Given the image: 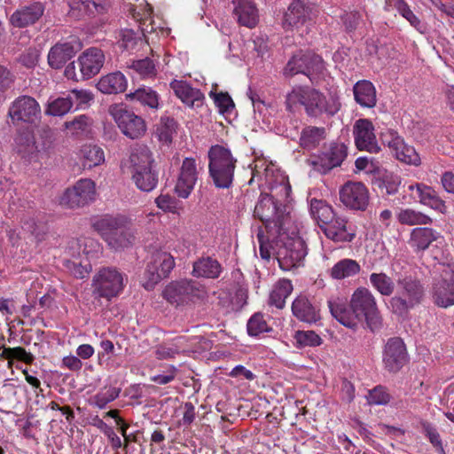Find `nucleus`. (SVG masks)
<instances>
[{
    "label": "nucleus",
    "mask_w": 454,
    "mask_h": 454,
    "mask_svg": "<svg viewBox=\"0 0 454 454\" xmlns=\"http://www.w3.org/2000/svg\"><path fill=\"white\" fill-rule=\"evenodd\" d=\"M272 237L269 233L268 239H265L263 232L262 230H259L257 233V239L259 243V252L260 255L264 260H269L271 256V250H275L277 252L276 245L274 244V247L270 244L269 239Z\"/></svg>",
    "instance_id": "obj_62"
},
{
    "label": "nucleus",
    "mask_w": 454,
    "mask_h": 454,
    "mask_svg": "<svg viewBox=\"0 0 454 454\" xmlns=\"http://www.w3.org/2000/svg\"><path fill=\"white\" fill-rule=\"evenodd\" d=\"M320 229L327 239L334 242H351L356 237L355 229L340 216H336L326 225H320Z\"/></svg>",
    "instance_id": "obj_24"
},
{
    "label": "nucleus",
    "mask_w": 454,
    "mask_h": 454,
    "mask_svg": "<svg viewBox=\"0 0 454 454\" xmlns=\"http://www.w3.org/2000/svg\"><path fill=\"white\" fill-rule=\"evenodd\" d=\"M395 8L400 15H402L415 29L419 32H424V27L420 20L411 10L405 0H396Z\"/></svg>",
    "instance_id": "obj_54"
},
{
    "label": "nucleus",
    "mask_w": 454,
    "mask_h": 454,
    "mask_svg": "<svg viewBox=\"0 0 454 454\" xmlns=\"http://www.w3.org/2000/svg\"><path fill=\"white\" fill-rule=\"evenodd\" d=\"M325 138V129L323 127L308 126L302 129L300 136V145L311 150L319 145Z\"/></svg>",
    "instance_id": "obj_42"
},
{
    "label": "nucleus",
    "mask_w": 454,
    "mask_h": 454,
    "mask_svg": "<svg viewBox=\"0 0 454 454\" xmlns=\"http://www.w3.org/2000/svg\"><path fill=\"white\" fill-rule=\"evenodd\" d=\"M408 361L406 347L402 339L395 337L387 340L383 351V364L389 372H398Z\"/></svg>",
    "instance_id": "obj_22"
},
{
    "label": "nucleus",
    "mask_w": 454,
    "mask_h": 454,
    "mask_svg": "<svg viewBox=\"0 0 454 454\" xmlns=\"http://www.w3.org/2000/svg\"><path fill=\"white\" fill-rule=\"evenodd\" d=\"M294 340L300 348L317 347L322 343V339L314 331H298Z\"/></svg>",
    "instance_id": "obj_56"
},
{
    "label": "nucleus",
    "mask_w": 454,
    "mask_h": 454,
    "mask_svg": "<svg viewBox=\"0 0 454 454\" xmlns=\"http://www.w3.org/2000/svg\"><path fill=\"white\" fill-rule=\"evenodd\" d=\"M69 6L74 17L78 19L85 16L98 17L101 22H106L111 2L110 0H71Z\"/></svg>",
    "instance_id": "obj_19"
},
{
    "label": "nucleus",
    "mask_w": 454,
    "mask_h": 454,
    "mask_svg": "<svg viewBox=\"0 0 454 454\" xmlns=\"http://www.w3.org/2000/svg\"><path fill=\"white\" fill-rule=\"evenodd\" d=\"M119 395V388L105 387L93 396L92 403L99 409H104L109 403L115 400Z\"/></svg>",
    "instance_id": "obj_55"
},
{
    "label": "nucleus",
    "mask_w": 454,
    "mask_h": 454,
    "mask_svg": "<svg viewBox=\"0 0 454 454\" xmlns=\"http://www.w3.org/2000/svg\"><path fill=\"white\" fill-rule=\"evenodd\" d=\"M130 175L131 179L137 189L142 192H149L157 186V174L153 170L152 168L145 170L132 172Z\"/></svg>",
    "instance_id": "obj_44"
},
{
    "label": "nucleus",
    "mask_w": 454,
    "mask_h": 454,
    "mask_svg": "<svg viewBox=\"0 0 454 454\" xmlns=\"http://www.w3.org/2000/svg\"><path fill=\"white\" fill-rule=\"evenodd\" d=\"M454 270L448 266L443 270L442 282L434 286V300L436 305L448 308L454 305Z\"/></svg>",
    "instance_id": "obj_25"
},
{
    "label": "nucleus",
    "mask_w": 454,
    "mask_h": 454,
    "mask_svg": "<svg viewBox=\"0 0 454 454\" xmlns=\"http://www.w3.org/2000/svg\"><path fill=\"white\" fill-rule=\"evenodd\" d=\"M380 139L399 161L412 166L420 165L421 160L415 148L408 145L395 130L389 129L381 132Z\"/></svg>",
    "instance_id": "obj_11"
},
{
    "label": "nucleus",
    "mask_w": 454,
    "mask_h": 454,
    "mask_svg": "<svg viewBox=\"0 0 454 454\" xmlns=\"http://www.w3.org/2000/svg\"><path fill=\"white\" fill-rule=\"evenodd\" d=\"M40 52L35 48H29L25 51L20 57V63L28 67H34L38 63Z\"/></svg>",
    "instance_id": "obj_64"
},
{
    "label": "nucleus",
    "mask_w": 454,
    "mask_h": 454,
    "mask_svg": "<svg viewBox=\"0 0 454 454\" xmlns=\"http://www.w3.org/2000/svg\"><path fill=\"white\" fill-rule=\"evenodd\" d=\"M356 102L364 108H373L377 104V92L372 82L361 80L353 87Z\"/></svg>",
    "instance_id": "obj_32"
},
{
    "label": "nucleus",
    "mask_w": 454,
    "mask_h": 454,
    "mask_svg": "<svg viewBox=\"0 0 454 454\" xmlns=\"http://www.w3.org/2000/svg\"><path fill=\"white\" fill-rule=\"evenodd\" d=\"M439 237L440 234L431 228L417 227L411 231L409 244L415 251H424Z\"/></svg>",
    "instance_id": "obj_35"
},
{
    "label": "nucleus",
    "mask_w": 454,
    "mask_h": 454,
    "mask_svg": "<svg viewBox=\"0 0 454 454\" xmlns=\"http://www.w3.org/2000/svg\"><path fill=\"white\" fill-rule=\"evenodd\" d=\"M353 134L358 150L371 153H378L380 151L374 133V126L368 119L357 120L353 128Z\"/></svg>",
    "instance_id": "obj_20"
},
{
    "label": "nucleus",
    "mask_w": 454,
    "mask_h": 454,
    "mask_svg": "<svg viewBox=\"0 0 454 454\" xmlns=\"http://www.w3.org/2000/svg\"><path fill=\"white\" fill-rule=\"evenodd\" d=\"M209 97L213 98L221 114H229L233 110L234 103L228 93H217L214 90H211L209 92Z\"/></svg>",
    "instance_id": "obj_59"
},
{
    "label": "nucleus",
    "mask_w": 454,
    "mask_h": 454,
    "mask_svg": "<svg viewBox=\"0 0 454 454\" xmlns=\"http://www.w3.org/2000/svg\"><path fill=\"white\" fill-rule=\"evenodd\" d=\"M328 307L332 316L344 326L355 328L357 325L359 319L350 302L348 306L343 298L335 297L328 301Z\"/></svg>",
    "instance_id": "obj_27"
},
{
    "label": "nucleus",
    "mask_w": 454,
    "mask_h": 454,
    "mask_svg": "<svg viewBox=\"0 0 454 454\" xmlns=\"http://www.w3.org/2000/svg\"><path fill=\"white\" fill-rule=\"evenodd\" d=\"M155 203L160 209L168 213L180 215L183 209L177 200L168 194H160L155 199Z\"/></svg>",
    "instance_id": "obj_58"
},
{
    "label": "nucleus",
    "mask_w": 454,
    "mask_h": 454,
    "mask_svg": "<svg viewBox=\"0 0 454 454\" xmlns=\"http://www.w3.org/2000/svg\"><path fill=\"white\" fill-rule=\"evenodd\" d=\"M129 173L151 168L153 163V154L145 145H137L131 151L129 160Z\"/></svg>",
    "instance_id": "obj_36"
},
{
    "label": "nucleus",
    "mask_w": 454,
    "mask_h": 454,
    "mask_svg": "<svg viewBox=\"0 0 454 454\" xmlns=\"http://www.w3.org/2000/svg\"><path fill=\"white\" fill-rule=\"evenodd\" d=\"M369 198L368 189L360 182H348L340 190V201L352 210H365Z\"/></svg>",
    "instance_id": "obj_17"
},
{
    "label": "nucleus",
    "mask_w": 454,
    "mask_h": 454,
    "mask_svg": "<svg viewBox=\"0 0 454 454\" xmlns=\"http://www.w3.org/2000/svg\"><path fill=\"white\" fill-rule=\"evenodd\" d=\"M109 112L118 128L127 137L137 139L145 134L146 124L144 119L122 105L112 106Z\"/></svg>",
    "instance_id": "obj_10"
},
{
    "label": "nucleus",
    "mask_w": 454,
    "mask_h": 454,
    "mask_svg": "<svg viewBox=\"0 0 454 454\" xmlns=\"http://www.w3.org/2000/svg\"><path fill=\"white\" fill-rule=\"evenodd\" d=\"M396 285V294L389 303L395 314L403 316L421 302L424 288L418 279L411 276L399 278Z\"/></svg>",
    "instance_id": "obj_5"
},
{
    "label": "nucleus",
    "mask_w": 454,
    "mask_h": 454,
    "mask_svg": "<svg viewBox=\"0 0 454 454\" xmlns=\"http://www.w3.org/2000/svg\"><path fill=\"white\" fill-rule=\"evenodd\" d=\"M72 109L68 97L58 98L48 102L45 114L51 116H64Z\"/></svg>",
    "instance_id": "obj_52"
},
{
    "label": "nucleus",
    "mask_w": 454,
    "mask_h": 454,
    "mask_svg": "<svg viewBox=\"0 0 454 454\" xmlns=\"http://www.w3.org/2000/svg\"><path fill=\"white\" fill-rule=\"evenodd\" d=\"M126 98L131 102H137L151 109H158L159 95L150 87L143 86L133 92L126 94Z\"/></svg>",
    "instance_id": "obj_38"
},
{
    "label": "nucleus",
    "mask_w": 454,
    "mask_h": 454,
    "mask_svg": "<svg viewBox=\"0 0 454 454\" xmlns=\"http://www.w3.org/2000/svg\"><path fill=\"white\" fill-rule=\"evenodd\" d=\"M162 296L170 304L179 307L191 302L203 301L208 295L203 285L191 279H184L167 285L162 291Z\"/></svg>",
    "instance_id": "obj_6"
},
{
    "label": "nucleus",
    "mask_w": 454,
    "mask_h": 454,
    "mask_svg": "<svg viewBox=\"0 0 454 454\" xmlns=\"http://www.w3.org/2000/svg\"><path fill=\"white\" fill-rule=\"evenodd\" d=\"M350 303L359 321L364 318L372 330L380 327L381 318L377 301L369 289L365 287L356 289L351 295Z\"/></svg>",
    "instance_id": "obj_7"
},
{
    "label": "nucleus",
    "mask_w": 454,
    "mask_h": 454,
    "mask_svg": "<svg viewBox=\"0 0 454 454\" xmlns=\"http://www.w3.org/2000/svg\"><path fill=\"white\" fill-rule=\"evenodd\" d=\"M207 156L208 172L214 184L220 189L231 187L237 163L231 150L219 145H212Z\"/></svg>",
    "instance_id": "obj_4"
},
{
    "label": "nucleus",
    "mask_w": 454,
    "mask_h": 454,
    "mask_svg": "<svg viewBox=\"0 0 454 454\" xmlns=\"http://www.w3.org/2000/svg\"><path fill=\"white\" fill-rule=\"evenodd\" d=\"M286 106L289 112H294L298 106H303L306 114L311 117H320L324 114L333 116L340 109V102L335 93L325 96L308 87L294 88L286 95Z\"/></svg>",
    "instance_id": "obj_2"
},
{
    "label": "nucleus",
    "mask_w": 454,
    "mask_h": 454,
    "mask_svg": "<svg viewBox=\"0 0 454 454\" xmlns=\"http://www.w3.org/2000/svg\"><path fill=\"white\" fill-rule=\"evenodd\" d=\"M125 224L123 217L104 215L93 223L94 229L100 233L103 239L108 242V238L113 237Z\"/></svg>",
    "instance_id": "obj_37"
},
{
    "label": "nucleus",
    "mask_w": 454,
    "mask_h": 454,
    "mask_svg": "<svg viewBox=\"0 0 454 454\" xmlns=\"http://www.w3.org/2000/svg\"><path fill=\"white\" fill-rule=\"evenodd\" d=\"M174 266V258L169 254L165 252L153 254L145 271L143 286L146 290H152L162 278L168 276Z\"/></svg>",
    "instance_id": "obj_12"
},
{
    "label": "nucleus",
    "mask_w": 454,
    "mask_h": 454,
    "mask_svg": "<svg viewBox=\"0 0 454 454\" xmlns=\"http://www.w3.org/2000/svg\"><path fill=\"white\" fill-rule=\"evenodd\" d=\"M129 67L133 69L142 78L145 79L154 78L157 74V69L154 61L149 58L132 60L131 63L129 64Z\"/></svg>",
    "instance_id": "obj_49"
},
{
    "label": "nucleus",
    "mask_w": 454,
    "mask_h": 454,
    "mask_svg": "<svg viewBox=\"0 0 454 454\" xmlns=\"http://www.w3.org/2000/svg\"><path fill=\"white\" fill-rule=\"evenodd\" d=\"M360 270L361 267L356 261L346 258L339 261L332 267L330 276L333 279L340 280L356 276Z\"/></svg>",
    "instance_id": "obj_43"
},
{
    "label": "nucleus",
    "mask_w": 454,
    "mask_h": 454,
    "mask_svg": "<svg viewBox=\"0 0 454 454\" xmlns=\"http://www.w3.org/2000/svg\"><path fill=\"white\" fill-rule=\"evenodd\" d=\"M199 170L193 158H185L181 165L175 192L178 197L187 199L197 183Z\"/></svg>",
    "instance_id": "obj_21"
},
{
    "label": "nucleus",
    "mask_w": 454,
    "mask_h": 454,
    "mask_svg": "<svg viewBox=\"0 0 454 454\" xmlns=\"http://www.w3.org/2000/svg\"><path fill=\"white\" fill-rule=\"evenodd\" d=\"M293 314L301 321L315 323L319 318V309L305 296L297 297L292 304Z\"/></svg>",
    "instance_id": "obj_33"
},
{
    "label": "nucleus",
    "mask_w": 454,
    "mask_h": 454,
    "mask_svg": "<svg viewBox=\"0 0 454 454\" xmlns=\"http://www.w3.org/2000/svg\"><path fill=\"white\" fill-rule=\"evenodd\" d=\"M96 198L95 183L88 178L78 180L67 188L60 197V204L69 208H77L92 202Z\"/></svg>",
    "instance_id": "obj_13"
},
{
    "label": "nucleus",
    "mask_w": 454,
    "mask_h": 454,
    "mask_svg": "<svg viewBox=\"0 0 454 454\" xmlns=\"http://www.w3.org/2000/svg\"><path fill=\"white\" fill-rule=\"evenodd\" d=\"M268 331V324L261 313L254 314L247 322V333L249 335L257 336Z\"/></svg>",
    "instance_id": "obj_60"
},
{
    "label": "nucleus",
    "mask_w": 454,
    "mask_h": 454,
    "mask_svg": "<svg viewBox=\"0 0 454 454\" xmlns=\"http://www.w3.org/2000/svg\"><path fill=\"white\" fill-rule=\"evenodd\" d=\"M105 60L106 57L101 49L91 47L85 50L77 59L81 79L88 80L98 74Z\"/></svg>",
    "instance_id": "obj_23"
},
{
    "label": "nucleus",
    "mask_w": 454,
    "mask_h": 454,
    "mask_svg": "<svg viewBox=\"0 0 454 454\" xmlns=\"http://www.w3.org/2000/svg\"><path fill=\"white\" fill-rule=\"evenodd\" d=\"M82 44L75 36L55 43L49 51L48 64L54 69H59L82 49Z\"/></svg>",
    "instance_id": "obj_18"
},
{
    "label": "nucleus",
    "mask_w": 454,
    "mask_h": 454,
    "mask_svg": "<svg viewBox=\"0 0 454 454\" xmlns=\"http://www.w3.org/2000/svg\"><path fill=\"white\" fill-rule=\"evenodd\" d=\"M348 155V148L343 143L333 142L322 153L311 156L309 163L318 172L326 173L339 167Z\"/></svg>",
    "instance_id": "obj_15"
},
{
    "label": "nucleus",
    "mask_w": 454,
    "mask_h": 454,
    "mask_svg": "<svg viewBox=\"0 0 454 454\" xmlns=\"http://www.w3.org/2000/svg\"><path fill=\"white\" fill-rule=\"evenodd\" d=\"M16 149L23 158L31 159L37 152L34 136L27 131L20 133L15 138Z\"/></svg>",
    "instance_id": "obj_47"
},
{
    "label": "nucleus",
    "mask_w": 454,
    "mask_h": 454,
    "mask_svg": "<svg viewBox=\"0 0 454 454\" xmlns=\"http://www.w3.org/2000/svg\"><path fill=\"white\" fill-rule=\"evenodd\" d=\"M91 125V119L84 114L78 115L73 121L65 122V128L74 136L89 132Z\"/></svg>",
    "instance_id": "obj_51"
},
{
    "label": "nucleus",
    "mask_w": 454,
    "mask_h": 454,
    "mask_svg": "<svg viewBox=\"0 0 454 454\" xmlns=\"http://www.w3.org/2000/svg\"><path fill=\"white\" fill-rule=\"evenodd\" d=\"M313 15V6L309 0H293L284 14L282 27L286 31H298L308 27Z\"/></svg>",
    "instance_id": "obj_14"
},
{
    "label": "nucleus",
    "mask_w": 454,
    "mask_h": 454,
    "mask_svg": "<svg viewBox=\"0 0 454 454\" xmlns=\"http://www.w3.org/2000/svg\"><path fill=\"white\" fill-rule=\"evenodd\" d=\"M372 287L383 296L393 294L395 287L394 280L384 272H373L369 277Z\"/></svg>",
    "instance_id": "obj_46"
},
{
    "label": "nucleus",
    "mask_w": 454,
    "mask_h": 454,
    "mask_svg": "<svg viewBox=\"0 0 454 454\" xmlns=\"http://www.w3.org/2000/svg\"><path fill=\"white\" fill-rule=\"evenodd\" d=\"M135 237L133 233L125 227V224L113 235L108 238V245L114 249H122L129 247L134 242Z\"/></svg>",
    "instance_id": "obj_50"
},
{
    "label": "nucleus",
    "mask_w": 454,
    "mask_h": 454,
    "mask_svg": "<svg viewBox=\"0 0 454 454\" xmlns=\"http://www.w3.org/2000/svg\"><path fill=\"white\" fill-rule=\"evenodd\" d=\"M44 6L41 3H33L16 10L10 18L11 24L15 27H25L35 23L43 14Z\"/></svg>",
    "instance_id": "obj_28"
},
{
    "label": "nucleus",
    "mask_w": 454,
    "mask_h": 454,
    "mask_svg": "<svg viewBox=\"0 0 454 454\" xmlns=\"http://www.w3.org/2000/svg\"><path fill=\"white\" fill-rule=\"evenodd\" d=\"M80 160L84 168H91L105 161V153L101 147L96 145H84L80 150Z\"/></svg>",
    "instance_id": "obj_41"
},
{
    "label": "nucleus",
    "mask_w": 454,
    "mask_h": 454,
    "mask_svg": "<svg viewBox=\"0 0 454 454\" xmlns=\"http://www.w3.org/2000/svg\"><path fill=\"white\" fill-rule=\"evenodd\" d=\"M409 189L411 191L415 189L417 196L422 204L441 213H444L446 211V205L444 201L439 198L436 192L432 187L423 184H417L416 185H410Z\"/></svg>",
    "instance_id": "obj_34"
},
{
    "label": "nucleus",
    "mask_w": 454,
    "mask_h": 454,
    "mask_svg": "<svg viewBox=\"0 0 454 454\" xmlns=\"http://www.w3.org/2000/svg\"><path fill=\"white\" fill-rule=\"evenodd\" d=\"M310 214L317 221L319 226L326 225L337 216L331 206L323 200L316 199L310 201Z\"/></svg>",
    "instance_id": "obj_45"
},
{
    "label": "nucleus",
    "mask_w": 454,
    "mask_h": 454,
    "mask_svg": "<svg viewBox=\"0 0 454 454\" xmlns=\"http://www.w3.org/2000/svg\"><path fill=\"white\" fill-rule=\"evenodd\" d=\"M0 357H4L7 360L17 359L26 364H31L34 361V356L27 352L22 347L4 348Z\"/></svg>",
    "instance_id": "obj_57"
},
{
    "label": "nucleus",
    "mask_w": 454,
    "mask_h": 454,
    "mask_svg": "<svg viewBox=\"0 0 454 454\" xmlns=\"http://www.w3.org/2000/svg\"><path fill=\"white\" fill-rule=\"evenodd\" d=\"M396 218L401 224L405 225H426L432 222L428 215L411 208L401 209Z\"/></svg>",
    "instance_id": "obj_48"
},
{
    "label": "nucleus",
    "mask_w": 454,
    "mask_h": 454,
    "mask_svg": "<svg viewBox=\"0 0 454 454\" xmlns=\"http://www.w3.org/2000/svg\"><path fill=\"white\" fill-rule=\"evenodd\" d=\"M271 237L277 247L279 267L283 270L288 271L304 265L306 244L294 230L290 231L287 227Z\"/></svg>",
    "instance_id": "obj_3"
},
{
    "label": "nucleus",
    "mask_w": 454,
    "mask_h": 454,
    "mask_svg": "<svg viewBox=\"0 0 454 454\" xmlns=\"http://www.w3.org/2000/svg\"><path fill=\"white\" fill-rule=\"evenodd\" d=\"M293 291L292 282L288 279H279L272 287L269 303L271 306H275L278 309H283L286 304V298L291 294Z\"/></svg>",
    "instance_id": "obj_40"
},
{
    "label": "nucleus",
    "mask_w": 454,
    "mask_h": 454,
    "mask_svg": "<svg viewBox=\"0 0 454 454\" xmlns=\"http://www.w3.org/2000/svg\"><path fill=\"white\" fill-rule=\"evenodd\" d=\"M92 287L95 295L111 300L123 290L124 276L115 268H102L93 277Z\"/></svg>",
    "instance_id": "obj_8"
},
{
    "label": "nucleus",
    "mask_w": 454,
    "mask_h": 454,
    "mask_svg": "<svg viewBox=\"0 0 454 454\" xmlns=\"http://www.w3.org/2000/svg\"><path fill=\"white\" fill-rule=\"evenodd\" d=\"M170 88L173 90L176 96L188 106L198 107L203 103V93L200 90L192 88L185 81L174 80L170 82Z\"/></svg>",
    "instance_id": "obj_29"
},
{
    "label": "nucleus",
    "mask_w": 454,
    "mask_h": 454,
    "mask_svg": "<svg viewBox=\"0 0 454 454\" xmlns=\"http://www.w3.org/2000/svg\"><path fill=\"white\" fill-rule=\"evenodd\" d=\"M127 86V78L120 71L109 73L101 76L97 83L98 90L103 94L107 95L124 92Z\"/></svg>",
    "instance_id": "obj_31"
},
{
    "label": "nucleus",
    "mask_w": 454,
    "mask_h": 454,
    "mask_svg": "<svg viewBox=\"0 0 454 454\" xmlns=\"http://www.w3.org/2000/svg\"><path fill=\"white\" fill-rule=\"evenodd\" d=\"M221 270L222 267L216 260L206 257L194 262L192 275L196 278H216Z\"/></svg>",
    "instance_id": "obj_39"
},
{
    "label": "nucleus",
    "mask_w": 454,
    "mask_h": 454,
    "mask_svg": "<svg viewBox=\"0 0 454 454\" xmlns=\"http://www.w3.org/2000/svg\"><path fill=\"white\" fill-rule=\"evenodd\" d=\"M252 175L249 184L257 183L259 186H264L270 192L269 194H261L254 207V216L264 223L270 236H275L291 224L286 211V203L291 193L288 177L264 158L254 160Z\"/></svg>",
    "instance_id": "obj_1"
},
{
    "label": "nucleus",
    "mask_w": 454,
    "mask_h": 454,
    "mask_svg": "<svg viewBox=\"0 0 454 454\" xmlns=\"http://www.w3.org/2000/svg\"><path fill=\"white\" fill-rule=\"evenodd\" d=\"M8 115L15 123H34L41 117V107L32 97L20 96L10 106Z\"/></svg>",
    "instance_id": "obj_16"
},
{
    "label": "nucleus",
    "mask_w": 454,
    "mask_h": 454,
    "mask_svg": "<svg viewBox=\"0 0 454 454\" xmlns=\"http://www.w3.org/2000/svg\"><path fill=\"white\" fill-rule=\"evenodd\" d=\"M233 12L240 25L254 27L258 23V11L253 0H232Z\"/></svg>",
    "instance_id": "obj_30"
},
{
    "label": "nucleus",
    "mask_w": 454,
    "mask_h": 454,
    "mask_svg": "<svg viewBox=\"0 0 454 454\" xmlns=\"http://www.w3.org/2000/svg\"><path fill=\"white\" fill-rule=\"evenodd\" d=\"M67 97L71 101V106L75 105L76 109H85L94 100L93 94L87 90H73Z\"/></svg>",
    "instance_id": "obj_53"
},
{
    "label": "nucleus",
    "mask_w": 454,
    "mask_h": 454,
    "mask_svg": "<svg viewBox=\"0 0 454 454\" xmlns=\"http://www.w3.org/2000/svg\"><path fill=\"white\" fill-rule=\"evenodd\" d=\"M133 17L139 22L144 35L160 33L162 35H167L168 34V31L161 27L160 20H155L152 7L147 3L139 4L134 10Z\"/></svg>",
    "instance_id": "obj_26"
},
{
    "label": "nucleus",
    "mask_w": 454,
    "mask_h": 454,
    "mask_svg": "<svg viewBox=\"0 0 454 454\" xmlns=\"http://www.w3.org/2000/svg\"><path fill=\"white\" fill-rule=\"evenodd\" d=\"M324 69V62L320 56L300 51L289 59L283 74L286 77H292L298 74H303L313 80V76L322 74Z\"/></svg>",
    "instance_id": "obj_9"
},
{
    "label": "nucleus",
    "mask_w": 454,
    "mask_h": 454,
    "mask_svg": "<svg viewBox=\"0 0 454 454\" xmlns=\"http://www.w3.org/2000/svg\"><path fill=\"white\" fill-rule=\"evenodd\" d=\"M367 400L371 404L383 405L390 401V395L384 387H376L368 393Z\"/></svg>",
    "instance_id": "obj_61"
},
{
    "label": "nucleus",
    "mask_w": 454,
    "mask_h": 454,
    "mask_svg": "<svg viewBox=\"0 0 454 454\" xmlns=\"http://www.w3.org/2000/svg\"><path fill=\"white\" fill-rule=\"evenodd\" d=\"M119 43L121 47L126 50H131L137 44L138 36L137 34L129 28L121 29L119 34Z\"/></svg>",
    "instance_id": "obj_63"
}]
</instances>
